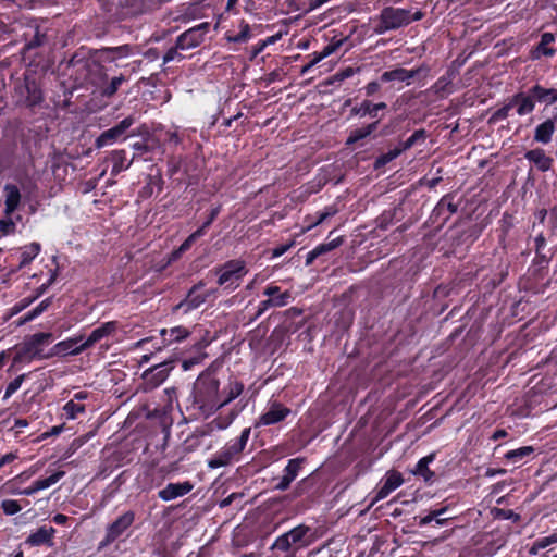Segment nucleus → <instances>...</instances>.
Listing matches in <instances>:
<instances>
[{
	"mask_svg": "<svg viewBox=\"0 0 557 557\" xmlns=\"http://www.w3.org/2000/svg\"><path fill=\"white\" fill-rule=\"evenodd\" d=\"M275 305H277V301L273 302V300L271 299V297H268L267 300H263L259 304L258 306V310H257V313H256V317L255 319L259 318L260 315H262L269 308H272V307H275Z\"/></svg>",
	"mask_w": 557,
	"mask_h": 557,
	"instance_id": "nucleus-55",
	"label": "nucleus"
},
{
	"mask_svg": "<svg viewBox=\"0 0 557 557\" xmlns=\"http://www.w3.org/2000/svg\"><path fill=\"white\" fill-rule=\"evenodd\" d=\"M203 5L198 2L183 3L176 10V21L189 22L202 16Z\"/></svg>",
	"mask_w": 557,
	"mask_h": 557,
	"instance_id": "nucleus-20",
	"label": "nucleus"
},
{
	"mask_svg": "<svg viewBox=\"0 0 557 557\" xmlns=\"http://www.w3.org/2000/svg\"><path fill=\"white\" fill-rule=\"evenodd\" d=\"M210 221H208L203 227L197 230L195 233L189 235V237L180 246L177 252H184L189 249L191 244L196 240V238L200 237L202 235L203 228L209 225Z\"/></svg>",
	"mask_w": 557,
	"mask_h": 557,
	"instance_id": "nucleus-47",
	"label": "nucleus"
},
{
	"mask_svg": "<svg viewBox=\"0 0 557 557\" xmlns=\"http://www.w3.org/2000/svg\"><path fill=\"white\" fill-rule=\"evenodd\" d=\"M510 100L513 108H516L517 114L520 116L530 114L534 110L535 98L530 90L529 94L518 92Z\"/></svg>",
	"mask_w": 557,
	"mask_h": 557,
	"instance_id": "nucleus-18",
	"label": "nucleus"
},
{
	"mask_svg": "<svg viewBox=\"0 0 557 557\" xmlns=\"http://www.w3.org/2000/svg\"><path fill=\"white\" fill-rule=\"evenodd\" d=\"M220 382L210 374H201L197 379L195 388L198 401L202 407L218 410V401L220 399L219 392Z\"/></svg>",
	"mask_w": 557,
	"mask_h": 557,
	"instance_id": "nucleus-8",
	"label": "nucleus"
},
{
	"mask_svg": "<svg viewBox=\"0 0 557 557\" xmlns=\"http://www.w3.org/2000/svg\"><path fill=\"white\" fill-rule=\"evenodd\" d=\"M2 511L7 516H13L18 513L23 506L20 504L18 500L15 499H3L0 505Z\"/></svg>",
	"mask_w": 557,
	"mask_h": 557,
	"instance_id": "nucleus-41",
	"label": "nucleus"
},
{
	"mask_svg": "<svg viewBox=\"0 0 557 557\" xmlns=\"http://www.w3.org/2000/svg\"><path fill=\"white\" fill-rule=\"evenodd\" d=\"M301 463H302V459L300 458H295V459H290L287 463V466L285 467L284 469V476L289 480L290 482H293L298 473H299V470L301 468Z\"/></svg>",
	"mask_w": 557,
	"mask_h": 557,
	"instance_id": "nucleus-38",
	"label": "nucleus"
},
{
	"mask_svg": "<svg viewBox=\"0 0 557 557\" xmlns=\"http://www.w3.org/2000/svg\"><path fill=\"white\" fill-rule=\"evenodd\" d=\"M55 530L52 527L42 525L28 535L26 543L32 546H41L51 542Z\"/></svg>",
	"mask_w": 557,
	"mask_h": 557,
	"instance_id": "nucleus-28",
	"label": "nucleus"
},
{
	"mask_svg": "<svg viewBox=\"0 0 557 557\" xmlns=\"http://www.w3.org/2000/svg\"><path fill=\"white\" fill-rule=\"evenodd\" d=\"M555 41V36L552 33H544L541 36L539 45L531 51V58L539 60L542 55L553 57L556 50L549 47Z\"/></svg>",
	"mask_w": 557,
	"mask_h": 557,
	"instance_id": "nucleus-25",
	"label": "nucleus"
},
{
	"mask_svg": "<svg viewBox=\"0 0 557 557\" xmlns=\"http://www.w3.org/2000/svg\"><path fill=\"white\" fill-rule=\"evenodd\" d=\"M434 460V455H429L421 458L412 470L414 475H420L425 482H430L434 473L429 469V465Z\"/></svg>",
	"mask_w": 557,
	"mask_h": 557,
	"instance_id": "nucleus-33",
	"label": "nucleus"
},
{
	"mask_svg": "<svg viewBox=\"0 0 557 557\" xmlns=\"http://www.w3.org/2000/svg\"><path fill=\"white\" fill-rule=\"evenodd\" d=\"M158 496L165 502L174 499V483H169L165 488L159 491Z\"/></svg>",
	"mask_w": 557,
	"mask_h": 557,
	"instance_id": "nucleus-54",
	"label": "nucleus"
},
{
	"mask_svg": "<svg viewBox=\"0 0 557 557\" xmlns=\"http://www.w3.org/2000/svg\"><path fill=\"white\" fill-rule=\"evenodd\" d=\"M377 127V122H373L364 127L354 129L347 138V144L351 145L360 139H363L371 135Z\"/></svg>",
	"mask_w": 557,
	"mask_h": 557,
	"instance_id": "nucleus-34",
	"label": "nucleus"
},
{
	"mask_svg": "<svg viewBox=\"0 0 557 557\" xmlns=\"http://www.w3.org/2000/svg\"><path fill=\"white\" fill-rule=\"evenodd\" d=\"M535 221L532 225V232H536L537 228L544 230L548 238L556 235L557 232V207H553L550 210L541 209L534 214Z\"/></svg>",
	"mask_w": 557,
	"mask_h": 557,
	"instance_id": "nucleus-14",
	"label": "nucleus"
},
{
	"mask_svg": "<svg viewBox=\"0 0 557 557\" xmlns=\"http://www.w3.org/2000/svg\"><path fill=\"white\" fill-rule=\"evenodd\" d=\"M426 138V133L424 129H418L408 139L400 143L399 146L403 149V151L410 149L419 141H424Z\"/></svg>",
	"mask_w": 557,
	"mask_h": 557,
	"instance_id": "nucleus-40",
	"label": "nucleus"
},
{
	"mask_svg": "<svg viewBox=\"0 0 557 557\" xmlns=\"http://www.w3.org/2000/svg\"><path fill=\"white\" fill-rule=\"evenodd\" d=\"M87 349H89V346L86 339L84 341V336L79 335L57 343L50 349V355H53V357L77 356Z\"/></svg>",
	"mask_w": 557,
	"mask_h": 557,
	"instance_id": "nucleus-12",
	"label": "nucleus"
},
{
	"mask_svg": "<svg viewBox=\"0 0 557 557\" xmlns=\"http://www.w3.org/2000/svg\"><path fill=\"white\" fill-rule=\"evenodd\" d=\"M250 433L251 428H245L238 437L228 441L208 460V467L216 469L238 462L249 441Z\"/></svg>",
	"mask_w": 557,
	"mask_h": 557,
	"instance_id": "nucleus-7",
	"label": "nucleus"
},
{
	"mask_svg": "<svg viewBox=\"0 0 557 557\" xmlns=\"http://www.w3.org/2000/svg\"><path fill=\"white\" fill-rule=\"evenodd\" d=\"M336 49L335 45H327L323 48V50L319 53H314L312 60L309 62L312 66L318 64L320 61L331 55Z\"/></svg>",
	"mask_w": 557,
	"mask_h": 557,
	"instance_id": "nucleus-45",
	"label": "nucleus"
},
{
	"mask_svg": "<svg viewBox=\"0 0 557 557\" xmlns=\"http://www.w3.org/2000/svg\"><path fill=\"white\" fill-rule=\"evenodd\" d=\"M24 46L21 50L22 59L27 64L38 63L40 57L49 58L46 51L50 49L49 37L46 29H42L36 22L27 25L22 35Z\"/></svg>",
	"mask_w": 557,
	"mask_h": 557,
	"instance_id": "nucleus-3",
	"label": "nucleus"
},
{
	"mask_svg": "<svg viewBox=\"0 0 557 557\" xmlns=\"http://www.w3.org/2000/svg\"><path fill=\"white\" fill-rule=\"evenodd\" d=\"M234 418H235V413L232 412L225 418L219 417V418L214 419L212 421V424H214L216 426V429H219V430H224L232 423Z\"/></svg>",
	"mask_w": 557,
	"mask_h": 557,
	"instance_id": "nucleus-53",
	"label": "nucleus"
},
{
	"mask_svg": "<svg viewBox=\"0 0 557 557\" xmlns=\"http://www.w3.org/2000/svg\"><path fill=\"white\" fill-rule=\"evenodd\" d=\"M196 290H197V287H195L193 290H190V293L187 296V302L194 308L198 307L200 304H202L205 301V297H200V296L196 295Z\"/></svg>",
	"mask_w": 557,
	"mask_h": 557,
	"instance_id": "nucleus-57",
	"label": "nucleus"
},
{
	"mask_svg": "<svg viewBox=\"0 0 557 557\" xmlns=\"http://www.w3.org/2000/svg\"><path fill=\"white\" fill-rule=\"evenodd\" d=\"M535 233V249L539 252L546 245V239L548 238L547 233L544 230L537 228Z\"/></svg>",
	"mask_w": 557,
	"mask_h": 557,
	"instance_id": "nucleus-51",
	"label": "nucleus"
},
{
	"mask_svg": "<svg viewBox=\"0 0 557 557\" xmlns=\"http://www.w3.org/2000/svg\"><path fill=\"white\" fill-rule=\"evenodd\" d=\"M51 302H52L51 297H48V298L44 299L42 301H40L35 308H33L32 310H29L28 312L25 313V315L22 318L21 324L29 322V321L36 319L37 317H39L41 313H44L50 307Z\"/></svg>",
	"mask_w": 557,
	"mask_h": 557,
	"instance_id": "nucleus-35",
	"label": "nucleus"
},
{
	"mask_svg": "<svg viewBox=\"0 0 557 557\" xmlns=\"http://www.w3.org/2000/svg\"><path fill=\"white\" fill-rule=\"evenodd\" d=\"M165 395L168 396V403L164 405V412L160 419V435L162 443L157 444L156 447L161 451H164L166 446L169 445V440L171 437V428L173 423L172 417L169 414L172 410V400L174 395V387H168L164 389Z\"/></svg>",
	"mask_w": 557,
	"mask_h": 557,
	"instance_id": "nucleus-13",
	"label": "nucleus"
},
{
	"mask_svg": "<svg viewBox=\"0 0 557 557\" xmlns=\"http://www.w3.org/2000/svg\"><path fill=\"white\" fill-rule=\"evenodd\" d=\"M110 160L112 162L111 175L116 176L121 172L126 171L134 159H127V153L124 149H115L110 154Z\"/></svg>",
	"mask_w": 557,
	"mask_h": 557,
	"instance_id": "nucleus-26",
	"label": "nucleus"
},
{
	"mask_svg": "<svg viewBox=\"0 0 557 557\" xmlns=\"http://www.w3.org/2000/svg\"><path fill=\"white\" fill-rule=\"evenodd\" d=\"M342 243H343L342 237H337V238L332 239L329 243L321 244L317 247H318L319 251L321 252V255H323L325 252H329V251L337 248Z\"/></svg>",
	"mask_w": 557,
	"mask_h": 557,
	"instance_id": "nucleus-52",
	"label": "nucleus"
},
{
	"mask_svg": "<svg viewBox=\"0 0 557 557\" xmlns=\"http://www.w3.org/2000/svg\"><path fill=\"white\" fill-rule=\"evenodd\" d=\"M133 149L135 150L133 154V159L143 157L146 152H148L149 148L145 141H136L133 144Z\"/></svg>",
	"mask_w": 557,
	"mask_h": 557,
	"instance_id": "nucleus-56",
	"label": "nucleus"
},
{
	"mask_svg": "<svg viewBox=\"0 0 557 557\" xmlns=\"http://www.w3.org/2000/svg\"><path fill=\"white\" fill-rule=\"evenodd\" d=\"M17 459L16 453H8L0 458V469Z\"/></svg>",
	"mask_w": 557,
	"mask_h": 557,
	"instance_id": "nucleus-62",
	"label": "nucleus"
},
{
	"mask_svg": "<svg viewBox=\"0 0 557 557\" xmlns=\"http://www.w3.org/2000/svg\"><path fill=\"white\" fill-rule=\"evenodd\" d=\"M290 410L278 403H273L270 405L269 409L259 417L255 426L261 425H272L283 421L288 414Z\"/></svg>",
	"mask_w": 557,
	"mask_h": 557,
	"instance_id": "nucleus-15",
	"label": "nucleus"
},
{
	"mask_svg": "<svg viewBox=\"0 0 557 557\" xmlns=\"http://www.w3.org/2000/svg\"><path fill=\"white\" fill-rule=\"evenodd\" d=\"M40 251L41 245L37 242H33L11 253L8 261L13 268L10 270V272L16 273L17 271L30 264L33 260L40 253Z\"/></svg>",
	"mask_w": 557,
	"mask_h": 557,
	"instance_id": "nucleus-11",
	"label": "nucleus"
},
{
	"mask_svg": "<svg viewBox=\"0 0 557 557\" xmlns=\"http://www.w3.org/2000/svg\"><path fill=\"white\" fill-rule=\"evenodd\" d=\"M64 475H65V472L62 470H59V471L53 472L51 475H49L47 478L38 479L34 482L36 484V488L39 492L41 490L49 488L53 484L58 483Z\"/></svg>",
	"mask_w": 557,
	"mask_h": 557,
	"instance_id": "nucleus-36",
	"label": "nucleus"
},
{
	"mask_svg": "<svg viewBox=\"0 0 557 557\" xmlns=\"http://www.w3.org/2000/svg\"><path fill=\"white\" fill-rule=\"evenodd\" d=\"M403 152V149L398 145L394 149L388 150L386 153L380 156L376 160V165H385L386 163L391 162L392 160L396 159L400 153Z\"/></svg>",
	"mask_w": 557,
	"mask_h": 557,
	"instance_id": "nucleus-44",
	"label": "nucleus"
},
{
	"mask_svg": "<svg viewBox=\"0 0 557 557\" xmlns=\"http://www.w3.org/2000/svg\"><path fill=\"white\" fill-rule=\"evenodd\" d=\"M380 88H381L380 83L376 81H372V82L368 83L367 86L364 87L366 95L372 96L375 92H377L380 90Z\"/></svg>",
	"mask_w": 557,
	"mask_h": 557,
	"instance_id": "nucleus-61",
	"label": "nucleus"
},
{
	"mask_svg": "<svg viewBox=\"0 0 557 557\" xmlns=\"http://www.w3.org/2000/svg\"><path fill=\"white\" fill-rule=\"evenodd\" d=\"M205 358V355L197 351V354L189 359H184L182 361V368L184 371H188L193 368V366L200 363Z\"/></svg>",
	"mask_w": 557,
	"mask_h": 557,
	"instance_id": "nucleus-50",
	"label": "nucleus"
},
{
	"mask_svg": "<svg viewBox=\"0 0 557 557\" xmlns=\"http://www.w3.org/2000/svg\"><path fill=\"white\" fill-rule=\"evenodd\" d=\"M385 108V102L373 104L369 100H364L360 103L358 108H354V112L360 116L369 115L374 119L377 117L379 110H384Z\"/></svg>",
	"mask_w": 557,
	"mask_h": 557,
	"instance_id": "nucleus-32",
	"label": "nucleus"
},
{
	"mask_svg": "<svg viewBox=\"0 0 557 557\" xmlns=\"http://www.w3.org/2000/svg\"><path fill=\"white\" fill-rule=\"evenodd\" d=\"M250 38V27L246 23L240 24V30L233 37H230V40L235 42H245Z\"/></svg>",
	"mask_w": 557,
	"mask_h": 557,
	"instance_id": "nucleus-48",
	"label": "nucleus"
},
{
	"mask_svg": "<svg viewBox=\"0 0 557 557\" xmlns=\"http://www.w3.org/2000/svg\"><path fill=\"white\" fill-rule=\"evenodd\" d=\"M69 517L63 513H57L53 516L52 521L58 525H65L69 522Z\"/></svg>",
	"mask_w": 557,
	"mask_h": 557,
	"instance_id": "nucleus-64",
	"label": "nucleus"
},
{
	"mask_svg": "<svg viewBox=\"0 0 557 557\" xmlns=\"http://www.w3.org/2000/svg\"><path fill=\"white\" fill-rule=\"evenodd\" d=\"M435 210L437 211L438 214H442L445 211H447L448 214H453L457 211V206L450 201H447L445 198H443L436 206Z\"/></svg>",
	"mask_w": 557,
	"mask_h": 557,
	"instance_id": "nucleus-49",
	"label": "nucleus"
},
{
	"mask_svg": "<svg viewBox=\"0 0 557 557\" xmlns=\"http://www.w3.org/2000/svg\"><path fill=\"white\" fill-rule=\"evenodd\" d=\"M532 446H523L517 449L509 450L506 453L505 457L507 460L516 463L530 456L533 453Z\"/></svg>",
	"mask_w": 557,
	"mask_h": 557,
	"instance_id": "nucleus-37",
	"label": "nucleus"
},
{
	"mask_svg": "<svg viewBox=\"0 0 557 557\" xmlns=\"http://www.w3.org/2000/svg\"><path fill=\"white\" fill-rule=\"evenodd\" d=\"M63 410L67 419H76L79 413L85 412V406L71 399L64 405Z\"/></svg>",
	"mask_w": 557,
	"mask_h": 557,
	"instance_id": "nucleus-39",
	"label": "nucleus"
},
{
	"mask_svg": "<svg viewBox=\"0 0 557 557\" xmlns=\"http://www.w3.org/2000/svg\"><path fill=\"white\" fill-rule=\"evenodd\" d=\"M293 245H294V242H289L287 244H282V245L276 246L272 250V257L278 258V257L283 256L285 252H287L293 247Z\"/></svg>",
	"mask_w": 557,
	"mask_h": 557,
	"instance_id": "nucleus-58",
	"label": "nucleus"
},
{
	"mask_svg": "<svg viewBox=\"0 0 557 557\" xmlns=\"http://www.w3.org/2000/svg\"><path fill=\"white\" fill-rule=\"evenodd\" d=\"M530 91L533 94L535 101L554 103L557 101V89L544 88L541 85H534Z\"/></svg>",
	"mask_w": 557,
	"mask_h": 557,
	"instance_id": "nucleus-30",
	"label": "nucleus"
},
{
	"mask_svg": "<svg viewBox=\"0 0 557 557\" xmlns=\"http://www.w3.org/2000/svg\"><path fill=\"white\" fill-rule=\"evenodd\" d=\"M417 74V71H409L406 69H395L392 71H386L381 75V81L383 82H392V81H398V82H408L411 78H413Z\"/></svg>",
	"mask_w": 557,
	"mask_h": 557,
	"instance_id": "nucleus-31",
	"label": "nucleus"
},
{
	"mask_svg": "<svg viewBox=\"0 0 557 557\" xmlns=\"http://www.w3.org/2000/svg\"><path fill=\"white\" fill-rule=\"evenodd\" d=\"M135 521V512L128 510L117 517L106 529V535L99 543V548H104L120 539Z\"/></svg>",
	"mask_w": 557,
	"mask_h": 557,
	"instance_id": "nucleus-10",
	"label": "nucleus"
},
{
	"mask_svg": "<svg viewBox=\"0 0 557 557\" xmlns=\"http://www.w3.org/2000/svg\"><path fill=\"white\" fill-rule=\"evenodd\" d=\"M16 230V224L11 216L0 220V233L1 235L13 234Z\"/></svg>",
	"mask_w": 557,
	"mask_h": 557,
	"instance_id": "nucleus-46",
	"label": "nucleus"
},
{
	"mask_svg": "<svg viewBox=\"0 0 557 557\" xmlns=\"http://www.w3.org/2000/svg\"><path fill=\"white\" fill-rule=\"evenodd\" d=\"M67 67L72 69V73L81 74L78 78L98 87L99 94L104 98H111L116 94L120 86L125 83L126 76L120 74L109 81L104 67L86 58L83 49L76 51L67 62Z\"/></svg>",
	"mask_w": 557,
	"mask_h": 557,
	"instance_id": "nucleus-2",
	"label": "nucleus"
},
{
	"mask_svg": "<svg viewBox=\"0 0 557 557\" xmlns=\"http://www.w3.org/2000/svg\"><path fill=\"white\" fill-rule=\"evenodd\" d=\"M423 17L421 11L412 13L410 10L395 7L384 8L375 20L374 33L377 35L385 34L389 30L398 29L409 25L413 21Z\"/></svg>",
	"mask_w": 557,
	"mask_h": 557,
	"instance_id": "nucleus-5",
	"label": "nucleus"
},
{
	"mask_svg": "<svg viewBox=\"0 0 557 557\" xmlns=\"http://www.w3.org/2000/svg\"><path fill=\"white\" fill-rule=\"evenodd\" d=\"M164 364H158L144 373V379L150 387H158L162 384L170 374V368Z\"/></svg>",
	"mask_w": 557,
	"mask_h": 557,
	"instance_id": "nucleus-23",
	"label": "nucleus"
},
{
	"mask_svg": "<svg viewBox=\"0 0 557 557\" xmlns=\"http://www.w3.org/2000/svg\"><path fill=\"white\" fill-rule=\"evenodd\" d=\"M244 391L243 383L238 381H231L226 387L220 392V399L218 401V409L224 407L235 398H237Z\"/></svg>",
	"mask_w": 557,
	"mask_h": 557,
	"instance_id": "nucleus-27",
	"label": "nucleus"
},
{
	"mask_svg": "<svg viewBox=\"0 0 557 557\" xmlns=\"http://www.w3.org/2000/svg\"><path fill=\"white\" fill-rule=\"evenodd\" d=\"M263 295L271 297L273 302L277 301V305H275L276 308L285 307L293 300L290 292H281V288L274 284L268 285L263 290Z\"/></svg>",
	"mask_w": 557,
	"mask_h": 557,
	"instance_id": "nucleus-29",
	"label": "nucleus"
},
{
	"mask_svg": "<svg viewBox=\"0 0 557 557\" xmlns=\"http://www.w3.org/2000/svg\"><path fill=\"white\" fill-rule=\"evenodd\" d=\"M4 195V214L11 216L20 207L22 195L15 184L8 183L3 187Z\"/></svg>",
	"mask_w": 557,
	"mask_h": 557,
	"instance_id": "nucleus-17",
	"label": "nucleus"
},
{
	"mask_svg": "<svg viewBox=\"0 0 557 557\" xmlns=\"http://www.w3.org/2000/svg\"><path fill=\"white\" fill-rule=\"evenodd\" d=\"M218 284L227 289L234 290L239 286L240 280L248 273L246 263L243 260L235 259L225 262L219 270Z\"/></svg>",
	"mask_w": 557,
	"mask_h": 557,
	"instance_id": "nucleus-9",
	"label": "nucleus"
},
{
	"mask_svg": "<svg viewBox=\"0 0 557 557\" xmlns=\"http://www.w3.org/2000/svg\"><path fill=\"white\" fill-rule=\"evenodd\" d=\"M403 482L404 481L400 473H387L382 485L377 488L375 496L371 500L370 507L373 506L376 502L386 498L393 491L398 488L403 484Z\"/></svg>",
	"mask_w": 557,
	"mask_h": 557,
	"instance_id": "nucleus-16",
	"label": "nucleus"
},
{
	"mask_svg": "<svg viewBox=\"0 0 557 557\" xmlns=\"http://www.w3.org/2000/svg\"><path fill=\"white\" fill-rule=\"evenodd\" d=\"M513 109V104H511V100L510 98L508 99V101L503 106L500 107L499 109H497L491 116V122H497V121H503L505 119H507L510 114V111Z\"/></svg>",
	"mask_w": 557,
	"mask_h": 557,
	"instance_id": "nucleus-43",
	"label": "nucleus"
},
{
	"mask_svg": "<svg viewBox=\"0 0 557 557\" xmlns=\"http://www.w3.org/2000/svg\"><path fill=\"white\" fill-rule=\"evenodd\" d=\"M336 213V210L332 208H327L324 212L319 213L318 220L312 225H318L322 223L325 219L334 215Z\"/></svg>",
	"mask_w": 557,
	"mask_h": 557,
	"instance_id": "nucleus-63",
	"label": "nucleus"
},
{
	"mask_svg": "<svg viewBox=\"0 0 557 557\" xmlns=\"http://www.w3.org/2000/svg\"><path fill=\"white\" fill-rule=\"evenodd\" d=\"M524 158L533 163L537 170L542 171V172H546L548 170H550L553 163H554V159L549 156H547L545 153V151L541 148H535V149H532V150H529L525 154H524Z\"/></svg>",
	"mask_w": 557,
	"mask_h": 557,
	"instance_id": "nucleus-22",
	"label": "nucleus"
},
{
	"mask_svg": "<svg viewBox=\"0 0 557 557\" xmlns=\"http://www.w3.org/2000/svg\"><path fill=\"white\" fill-rule=\"evenodd\" d=\"M52 341L53 334L50 332H38L26 336L23 343L16 348L13 362L22 363L52 358L53 355H50V350H45Z\"/></svg>",
	"mask_w": 557,
	"mask_h": 557,
	"instance_id": "nucleus-4",
	"label": "nucleus"
},
{
	"mask_svg": "<svg viewBox=\"0 0 557 557\" xmlns=\"http://www.w3.org/2000/svg\"><path fill=\"white\" fill-rule=\"evenodd\" d=\"M557 124V112L552 119L546 120L536 126L534 132V140L542 144H548L552 140V136L555 132Z\"/></svg>",
	"mask_w": 557,
	"mask_h": 557,
	"instance_id": "nucleus-24",
	"label": "nucleus"
},
{
	"mask_svg": "<svg viewBox=\"0 0 557 557\" xmlns=\"http://www.w3.org/2000/svg\"><path fill=\"white\" fill-rule=\"evenodd\" d=\"M52 66L50 58L40 57L38 63L27 64L23 78L17 79L13 88L15 104L35 113L44 108V81Z\"/></svg>",
	"mask_w": 557,
	"mask_h": 557,
	"instance_id": "nucleus-1",
	"label": "nucleus"
},
{
	"mask_svg": "<svg viewBox=\"0 0 557 557\" xmlns=\"http://www.w3.org/2000/svg\"><path fill=\"white\" fill-rule=\"evenodd\" d=\"M193 490L189 482L176 483V497L184 496Z\"/></svg>",
	"mask_w": 557,
	"mask_h": 557,
	"instance_id": "nucleus-60",
	"label": "nucleus"
},
{
	"mask_svg": "<svg viewBox=\"0 0 557 557\" xmlns=\"http://www.w3.org/2000/svg\"><path fill=\"white\" fill-rule=\"evenodd\" d=\"M208 27V23H201L200 25L188 29L177 38L176 48H185L188 46L198 45L203 34V30H206Z\"/></svg>",
	"mask_w": 557,
	"mask_h": 557,
	"instance_id": "nucleus-21",
	"label": "nucleus"
},
{
	"mask_svg": "<svg viewBox=\"0 0 557 557\" xmlns=\"http://www.w3.org/2000/svg\"><path fill=\"white\" fill-rule=\"evenodd\" d=\"M536 542L537 547H541L542 549L546 548L547 546L557 543V534H550L548 536L537 539Z\"/></svg>",
	"mask_w": 557,
	"mask_h": 557,
	"instance_id": "nucleus-59",
	"label": "nucleus"
},
{
	"mask_svg": "<svg viewBox=\"0 0 557 557\" xmlns=\"http://www.w3.org/2000/svg\"><path fill=\"white\" fill-rule=\"evenodd\" d=\"M120 327L117 321H108L102 323L100 326L91 331L89 336L86 338L87 345L91 348L95 344L100 342L104 337L113 335Z\"/></svg>",
	"mask_w": 557,
	"mask_h": 557,
	"instance_id": "nucleus-19",
	"label": "nucleus"
},
{
	"mask_svg": "<svg viewBox=\"0 0 557 557\" xmlns=\"http://www.w3.org/2000/svg\"><path fill=\"white\" fill-rule=\"evenodd\" d=\"M137 122L135 115H128L120 121L117 124L103 131L96 139V147L103 148L114 143L125 140L131 136L148 135L149 128L143 124L139 127L132 128Z\"/></svg>",
	"mask_w": 557,
	"mask_h": 557,
	"instance_id": "nucleus-6",
	"label": "nucleus"
},
{
	"mask_svg": "<svg viewBox=\"0 0 557 557\" xmlns=\"http://www.w3.org/2000/svg\"><path fill=\"white\" fill-rule=\"evenodd\" d=\"M26 376H27V374L23 373V374L16 376L13 381H11L8 384L4 395H3V400L9 399L14 393H16L18 391V388L21 387V385L24 382V380L26 379Z\"/></svg>",
	"mask_w": 557,
	"mask_h": 557,
	"instance_id": "nucleus-42",
	"label": "nucleus"
}]
</instances>
